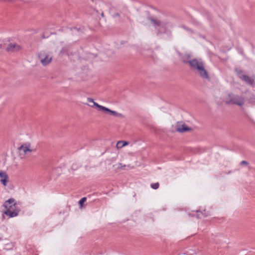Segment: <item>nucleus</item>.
I'll use <instances>...</instances> for the list:
<instances>
[{"label":"nucleus","instance_id":"a211bd4d","mask_svg":"<svg viewBox=\"0 0 255 255\" xmlns=\"http://www.w3.org/2000/svg\"><path fill=\"white\" fill-rule=\"evenodd\" d=\"M86 197H84V198H82L79 201V204L81 206V207H82L83 204L86 201Z\"/></svg>","mask_w":255,"mask_h":255},{"label":"nucleus","instance_id":"20e7f679","mask_svg":"<svg viewBox=\"0 0 255 255\" xmlns=\"http://www.w3.org/2000/svg\"><path fill=\"white\" fill-rule=\"evenodd\" d=\"M176 130L179 132H185L192 130L191 128L188 127L183 122H177L176 125Z\"/></svg>","mask_w":255,"mask_h":255},{"label":"nucleus","instance_id":"6e6552de","mask_svg":"<svg viewBox=\"0 0 255 255\" xmlns=\"http://www.w3.org/2000/svg\"><path fill=\"white\" fill-rule=\"evenodd\" d=\"M15 205L16 202L15 201V200L13 198H10L4 202L3 206L6 210H13V207H14Z\"/></svg>","mask_w":255,"mask_h":255},{"label":"nucleus","instance_id":"9d476101","mask_svg":"<svg viewBox=\"0 0 255 255\" xmlns=\"http://www.w3.org/2000/svg\"><path fill=\"white\" fill-rule=\"evenodd\" d=\"M100 111H104L106 113H108L110 115H113L116 117H123V116L122 114L118 113L117 112L111 110L110 109L106 108L104 106L100 108Z\"/></svg>","mask_w":255,"mask_h":255},{"label":"nucleus","instance_id":"2eb2a0df","mask_svg":"<svg viewBox=\"0 0 255 255\" xmlns=\"http://www.w3.org/2000/svg\"><path fill=\"white\" fill-rule=\"evenodd\" d=\"M204 212L205 213H202L200 211H197V217L198 218H201L202 217H206L207 216H208V215L209 214L208 213H207L206 212V210H204Z\"/></svg>","mask_w":255,"mask_h":255},{"label":"nucleus","instance_id":"f257e3e1","mask_svg":"<svg viewBox=\"0 0 255 255\" xmlns=\"http://www.w3.org/2000/svg\"><path fill=\"white\" fill-rule=\"evenodd\" d=\"M187 62L189 64L191 67L197 70L200 76L202 78L207 79H209L208 72L205 70L203 62L198 61L196 59H194L192 60H189Z\"/></svg>","mask_w":255,"mask_h":255},{"label":"nucleus","instance_id":"6ab92c4d","mask_svg":"<svg viewBox=\"0 0 255 255\" xmlns=\"http://www.w3.org/2000/svg\"><path fill=\"white\" fill-rule=\"evenodd\" d=\"M68 49L67 47H63L62 50L60 51V54H63L68 51Z\"/></svg>","mask_w":255,"mask_h":255},{"label":"nucleus","instance_id":"423d86ee","mask_svg":"<svg viewBox=\"0 0 255 255\" xmlns=\"http://www.w3.org/2000/svg\"><path fill=\"white\" fill-rule=\"evenodd\" d=\"M9 182V178L5 171H0V183L4 186H6Z\"/></svg>","mask_w":255,"mask_h":255},{"label":"nucleus","instance_id":"dca6fc26","mask_svg":"<svg viewBox=\"0 0 255 255\" xmlns=\"http://www.w3.org/2000/svg\"><path fill=\"white\" fill-rule=\"evenodd\" d=\"M190 58V55L189 54H186L183 57V62L184 63H188V61H186V60Z\"/></svg>","mask_w":255,"mask_h":255},{"label":"nucleus","instance_id":"9b49d317","mask_svg":"<svg viewBox=\"0 0 255 255\" xmlns=\"http://www.w3.org/2000/svg\"><path fill=\"white\" fill-rule=\"evenodd\" d=\"M87 101L89 103L87 104L88 106H89L90 107H92V108H94L95 107L98 108L100 111V108L103 107L102 106H101V105H99L98 104H97V103L95 102L94 101V100L92 98H88Z\"/></svg>","mask_w":255,"mask_h":255},{"label":"nucleus","instance_id":"b1692460","mask_svg":"<svg viewBox=\"0 0 255 255\" xmlns=\"http://www.w3.org/2000/svg\"><path fill=\"white\" fill-rule=\"evenodd\" d=\"M1 47H2V45H1V44H0V49L1 48Z\"/></svg>","mask_w":255,"mask_h":255},{"label":"nucleus","instance_id":"7ed1b4c3","mask_svg":"<svg viewBox=\"0 0 255 255\" xmlns=\"http://www.w3.org/2000/svg\"><path fill=\"white\" fill-rule=\"evenodd\" d=\"M38 58L41 64L44 66L49 64L52 60V56L48 55L44 51H41L38 53Z\"/></svg>","mask_w":255,"mask_h":255},{"label":"nucleus","instance_id":"aec40b11","mask_svg":"<svg viewBox=\"0 0 255 255\" xmlns=\"http://www.w3.org/2000/svg\"><path fill=\"white\" fill-rule=\"evenodd\" d=\"M241 165H248L249 163L246 160H243L240 163Z\"/></svg>","mask_w":255,"mask_h":255},{"label":"nucleus","instance_id":"f3484780","mask_svg":"<svg viewBox=\"0 0 255 255\" xmlns=\"http://www.w3.org/2000/svg\"><path fill=\"white\" fill-rule=\"evenodd\" d=\"M159 184L158 183H155L151 184V187L154 189H157L159 188Z\"/></svg>","mask_w":255,"mask_h":255},{"label":"nucleus","instance_id":"0eeeda50","mask_svg":"<svg viewBox=\"0 0 255 255\" xmlns=\"http://www.w3.org/2000/svg\"><path fill=\"white\" fill-rule=\"evenodd\" d=\"M31 145L29 143H25L22 144L20 147H18V150L20 151H22L23 154L25 155L27 154L28 152H31L33 151V149L30 148Z\"/></svg>","mask_w":255,"mask_h":255},{"label":"nucleus","instance_id":"ddd939ff","mask_svg":"<svg viewBox=\"0 0 255 255\" xmlns=\"http://www.w3.org/2000/svg\"><path fill=\"white\" fill-rule=\"evenodd\" d=\"M128 144H129V142L128 141L121 140V141H118L117 145H116V147L117 148H121L126 145H128Z\"/></svg>","mask_w":255,"mask_h":255},{"label":"nucleus","instance_id":"412c9836","mask_svg":"<svg viewBox=\"0 0 255 255\" xmlns=\"http://www.w3.org/2000/svg\"><path fill=\"white\" fill-rule=\"evenodd\" d=\"M126 166V165H123L122 163H120L118 164V168L119 169H124Z\"/></svg>","mask_w":255,"mask_h":255},{"label":"nucleus","instance_id":"39448f33","mask_svg":"<svg viewBox=\"0 0 255 255\" xmlns=\"http://www.w3.org/2000/svg\"><path fill=\"white\" fill-rule=\"evenodd\" d=\"M21 49L20 45L16 43H11L8 44L5 49L7 52H15L19 51Z\"/></svg>","mask_w":255,"mask_h":255},{"label":"nucleus","instance_id":"5701e85b","mask_svg":"<svg viewBox=\"0 0 255 255\" xmlns=\"http://www.w3.org/2000/svg\"><path fill=\"white\" fill-rule=\"evenodd\" d=\"M101 15H102V17H104V13H103V12H102V13H101Z\"/></svg>","mask_w":255,"mask_h":255},{"label":"nucleus","instance_id":"f03ea898","mask_svg":"<svg viewBox=\"0 0 255 255\" xmlns=\"http://www.w3.org/2000/svg\"><path fill=\"white\" fill-rule=\"evenodd\" d=\"M226 104L242 107L245 103V98L233 93L229 94L226 98Z\"/></svg>","mask_w":255,"mask_h":255},{"label":"nucleus","instance_id":"1a4fd4ad","mask_svg":"<svg viewBox=\"0 0 255 255\" xmlns=\"http://www.w3.org/2000/svg\"><path fill=\"white\" fill-rule=\"evenodd\" d=\"M239 78L247 84L251 86H253L254 85V80L248 75H239Z\"/></svg>","mask_w":255,"mask_h":255},{"label":"nucleus","instance_id":"4468645a","mask_svg":"<svg viewBox=\"0 0 255 255\" xmlns=\"http://www.w3.org/2000/svg\"><path fill=\"white\" fill-rule=\"evenodd\" d=\"M148 19L150 20L151 22L155 26H161V22L157 19H153L152 18H148Z\"/></svg>","mask_w":255,"mask_h":255},{"label":"nucleus","instance_id":"4be33fe9","mask_svg":"<svg viewBox=\"0 0 255 255\" xmlns=\"http://www.w3.org/2000/svg\"><path fill=\"white\" fill-rule=\"evenodd\" d=\"M115 16H120V14L119 13H116L115 14Z\"/></svg>","mask_w":255,"mask_h":255},{"label":"nucleus","instance_id":"f8f14e48","mask_svg":"<svg viewBox=\"0 0 255 255\" xmlns=\"http://www.w3.org/2000/svg\"><path fill=\"white\" fill-rule=\"evenodd\" d=\"M11 209H7L6 211H4V214L8 216L9 218L13 217L16 216L18 215V211H12Z\"/></svg>","mask_w":255,"mask_h":255}]
</instances>
